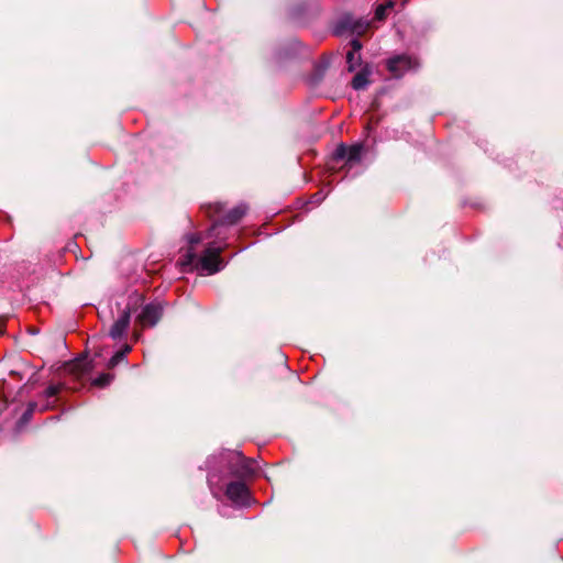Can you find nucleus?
Returning <instances> with one entry per match:
<instances>
[{"instance_id":"1","label":"nucleus","mask_w":563,"mask_h":563,"mask_svg":"<svg viewBox=\"0 0 563 563\" xmlns=\"http://www.w3.org/2000/svg\"><path fill=\"white\" fill-rule=\"evenodd\" d=\"M187 240L189 246L179 258V263L183 267L195 266L197 269L207 274H214L222 268L223 264L220 258L221 249L219 246L209 245L202 256L197 258L194 246L200 243L203 236L198 233H192L188 235Z\"/></svg>"},{"instance_id":"2","label":"nucleus","mask_w":563,"mask_h":563,"mask_svg":"<svg viewBox=\"0 0 563 563\" xmlns=\"http://www.w3.org/2000/svg\"><path fill=\"white\" fill-rule=\"evenodd\" d=\"M419 66L415 57L408 55H399L388 60V70L396 77H401L407 71Z\"/></svg>"},{"instance_id":"3","label":"nucleus","mask_w":563,"mask_h":563,"mask_svg":"<svg viewBox=\"0 0 563 563\" xmlns=\"http://www.w3.org/2000/svg\"><path fill=\"white\" fill-rule=\"evenodd\" d=\"M163 309L158 303L146 305L137 317L142 327H153L162 317Z\"/></svg>"},{"instance_id":"4","label":"nucleus","mask_w":563,"mask_h":563,"mask_svg":"<svg viewBox=\"0 0 563 563\" xmlns=\"http://www.w3.org/2000/svg\"><path fill=\"white\" fill-rule=\"evenodd\" d=\"M225 494L231 501L240 505H245L249 497L247 487L242 482L230 483Z\"/></svg>"},{"instance_id":"5","label":"nucleus","mask_w":563,"mask_h":563,"mask_svg":"<svg viewBox=\"0 0 563 563\" xmlns=\"http://www.w3.org/2000/svg\"><path fill=\"white\" fill-rule=\"evenodd\" d=\"M130 318H131L130 308L124 309L123 312L121 313V316L112 324V327L109 331V335L114 340L120 339L126 332V330L129 328Z\"/></svg>"},{"instance_id":"6","label":"nucleus","mask_w":563,"mask_h":563,"mask_svg":"<svg viewBox=\"0 0 563 563\" xmlns=\"http://www.w3.org/2000/svg\"><path fill=\"white\" fill-rule=\"evenodd\" d=\"M362 150L363 146L361 144H354L351 146L340 145L335 151V156L336 158L352 163L361 158Z\"/></svg>"},{"instance_id":"7","label":"nucleus","mask_w":563,"mask_h":563,"mask_svg":"<svg viewBox=\"0 0 563 563\" xmlns=\"http://www.w3.org/2000/svg\"><path fill=\"white\" fill-rule=\"evenodd\" d=\"M245 214V207L239 206L233 208L224 218L227 223L233 224Z\"/></svg>"},{"instance_id":"8","label":"nucleus","mask_w":563,"mask_h":563,"mask_svg":"<svg viewBox=\"0 0 563 563\" xmlns=\"http://www.w3.org/2000/svg\"><path fill=\"white\" fill-rule=\"evenodd\" d=\"M367 76L366 74L364 73H358L354 76L353 80H352V86L354 89L358 90V89H363L366 87L367 85Z\"/></svg>"},{"instance_id":"9","label":"nucleus","mask_w":563,"mask_h":563,"mask_svg":"<svg viewBox=\"0 0 563 563\" xmlns=\"http://www.w3.org/2000/svg\"><path fill=\"white\" fill-rule=\"evenodd\" d=\"M113 379V375L109 373H103L99 377L92 380V385L97 387H104L109 385Z\"/></svg>"},{"instance_id":"10","label":"nucleus","mask_w":563,"mask_h":563,"mask_svg":"<svg viewBox=\"0 0 563 563\" xmlns=\"http://www.w3.org/2000/svg\"><path fill=\"white\" fill-rule=\"evenodd\" d=\"M391 8V3H388V4H380L377 7L376 11H375V19L376 20H384L385 16H386V12L387 10H389Z\"/></svg>"},{"instance_id":"11","label":"nucleus","mask_w":563,"mask_h":563,"mask_svg":"<svg viewBox=\"0 0 563 563\" xmlns=\"http://www.w3.org/2000/svg\"><path fill=\"white\" fill-rule=\"evenodd\" d=\"M368 27V23L366 22H355L352 25H350V29L353 33H356L358 35L363 34Z\"/></svg>"},{"instance_id":"12","label":"nucleus","mask_w":563,"mask_h":563,"mask_svg":"<svg viewBox=\"0 0 563 563\" xmlns=\"http://www.w3.org/2000/svg\"><path fill=\"white\" fill-rule=\"evenodd\" d=\"M124 352H120L118 351L110 360H109V363H108V367L109 368H113L115 367L120 362H122L124 360Z\"/></svg>"},{"instance_id":"13","label":"nucleus","mask_w":563,"mask_h":563,"mask_svg":"<svg viewBox=\"0 0 563 563\" xmlns=\"http://www.w3.org/2000/svg\"><path fill=\"white\" fill-rule=\"evenodd\" d=\"M82 366H84V361L78 360V361L69 364L67 369L69 372H74L77 376H79L82 372V368H81Z\"/></svg>"},{"instance_id":"14","label":"nucleus","mask_w":563,"mask_h":563,"mask_svg":"<svg viewBox=\"0 0 563 563\" xmlns=\"http://www.w3.org/2000/svg\"><path fill=\"white\" fill-rule=\"evenodd\" d=\"M60 390V386L58 385H51L46 388L45 394L47 397H53L58 394Z\"/></svg>"},{"instance_id":"15","label":"nucleus","mask_w":563,"mask_h":563,"mask_svg":"<svg viewBox=\"0 0 563 563\" xmlns=\"http://www.w3.org/2000/svg\"><path fill=\"white\" fill-rule=\"evenodd\" d=\"M355 52H349L347 55H346V59H347V63L350 64V69L353 68V63L355 60Z\"/></svg>"},{"instance_id":"16","label":"nucleus","mask_w":563,"mask_h":563,"mask_svg":"<svg viewBox=\"0 0 563 563\" xmlns=\"http://www.w3.org/2000/svg\"><path fill=\"white\" fill-rule=\"evenodd\" d=\"M351 44L353 47L352 52L358 53L360 49L362 48L361 42L358 40H353Z\"/></svg>"},{"instance_id":"17","label":"nucleus","mask_w":563,"mask_h":563,"mask_svg":"<svg viewBox=\"0 0 563 563\" xmlns=\"http://www.w3.org/2000/svg\"><path fill=\"white\" fill-rule=\"evenodd\" d=\"M130 351H131V346H130V345H128V344H125V345L123 346V349H122V350H120V352H124V356H125Z\"/></svg>"},{"instance_id":"18","label":"nucleus","mask_w":563,"mask_h":563,"mask_svg":"<svg viewBox=\"0 0 563 563\" xmlns=\"http://www.w3.org/2000/svg\"><path fill=\"white\" fill-rule=\"evenodd\" d=\"M218 225H219L218 223H214V224L212 225V228H211V230H210V232H209L208 236H212V235H213V232L218 229Z\"/></svg>"},{"instance_id":"19","label":"nucleus","mask_w":563,"mask_h":563,"mask_svg":"<svg viewBox=\"0 0 563 563\" xmlns=\"http://www.w3.org/2000/svg\"><path fill=\"white\" fill-rule=\"evenodd\" d=\"M140 300H141V297L136 296V297H135V303H136L137 301H140Z\"/></svg>"}]
</instances>
